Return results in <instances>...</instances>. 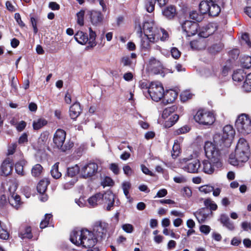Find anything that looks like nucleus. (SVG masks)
<instances>
[{
	"instance_id": "a878e982",
	"label": "nucleus",
	"mask_w": 251,
	"mask_h": 251,
	"mask_svg": "<svg viewBox=\"0 0 251 251\" xmlns=\"http://www.w3.org/2000/svg\"><path fill=\"white\" fill-rule=\"evenodd\" d=\"M203 168L202 170L207 174H212L214 171V167H216L212 162L208 160H204L202 161Z\"/></svg>"
},
{
	"instance_id": "603ef678",
	"label": "nucleus",
	"mask_w": 251,
	"mask_h": 251,
	"mask_svg": "<svg viewBox=\"0 0 251 251\" xmlns=\"http://www.w3.org/2000/svg\"><path fill=\"white\" fill-rule=\"evenodd\" d=\"M85 12L84 10H80L76 14L77 16V24L82 26L84 25V16Z\"/></svg>"
},
{
	"instance_id": "680f3d73",
	"label": "nucleus",
	"mask_w": 251,
	"mask_h": 251,
	"mask_svg": "<svg viewBox=\"0 0 251 251\" xmlns=\"http://www.w3.org/2000/svg\"><path fill=\"white\" fill-rule=\"evenodd\" d=\"M37 19L33 17H30V23L33 29V32L35 34H36L38 31V29L37 26Z\"/></svg>"
},
{
	"instance_id": "1a4fd4ad",
	"label": "nucleus",
	"mask_w": 251,
	"mask_h": 251,
	"mask_svg": "<svg viewBox=\"0 0 251 251\" xmlns=\"http://www.w3.org/2000/svg\"><path fill=\"white\" fill-rule=\"evenodd\" d=\"M136 33L138 36L141 39L140 46L142 49H148L150 48V42L154 43L158 39V37L155 36H144L142 31L141 25L140 23L136 26Z\"/></svg>"
},
{
	"instance_id": "bb28decb",
	"label": "nucleus",
	"mask_w": 251,
	"mask_h": 251,
	"mask_svg": "<svg viewBox=\"0 0 251 251\" xmlns=\"http://www.w3.org/2000/svg\"><path fill=\"white\" fill-rule=\"evenodd\" d=\"M19 236L22 239H31L33 237L31 228L30 226H25L24 229L21 230L19 232Z\"/></svg>"
},
{
	"instance_id": "c756f323",
	"label": "nucleus",
	"mask_w": 251,
	"mask_h": 251,
	"mask_svg": "<svg viewBox=\"0 0 251 251\" xmlns=\"http://www.w3.org/2000/svg\"><path fill=\"white\" fill-rule=\"evenodd\" d=\"M50 184V181L48 179L41 180L37 186V190L40 194H44L47 190V187Z\"/></svg>"
},
{
	"instance_id": "5701e85b",
	"label": "nucleus",
	"mask_w": 251,
	"mask_h": 251,
	"mask_svg": "<svg viewBox=\"0 0 251 251\" xmlns=\"http://www.w3.org/2000/svg\"><path fill=\"white\" fill-rule=\"evenodd\" d=\"M162 14L167 19L171 20L176 14V10L173 5L166 6L162 10Z\"/></svg>"
},
{
	"instance_id": "423d86ee",
	"label": "nucleus",
	"mask_w": 251,
	"mask_h": 251,
	"mask_svg": "<svg viewBox=\"0 0 251 251\" xmlns=\"http://www.w3.org/2000/svg\"><path fill=\"white\" fill-rule=\"evenodd\" d=\"M235 126L237 131L243 135L251 132V119L248 115L242 114L237 119Z\"/></svg>"
},
{
	"instance_id": "0eeeda50",
	"label": "nucleus",
	"mask_w": 251,
	"mask_h": 251,
	"mask_svg": "<svg viewBox=\"0 0 251 251\" xmlns=\"http://www.w3.org/2000/svg\"><path fill=\"white\" fill-rule=\"evenodd\" d=\"M195 121L200 125L209 126L212 125L215 121L213 114L209 111L199 110L194 116Z\"/></svg>"
},
{
	"instance_id": "f3484780",
	"label": "nucleus",
	"mask_w": 251,
	"mask_h": 251,
	"mask_svg": "<svg viewBox=\"0 0 251 251\" xmlns=\"http://www.w3.org/2000/svg\"><path fill=\"white\" fill-rule=\"evenodd\" d=\"M215 30L216 28L213 24H208L200 29L198 35L200 37L205 38L212 34Z\"/></svg>"
},
{
	"instance_id": "c9c22d12",
	"label": "nucleus",
	"mask_w": 251,
	"mask_h": 251,
	"mask_svg": "<svg viewBox=\"0 0 251 251\" xmlns=\"http://www.w3.org/2000/svg\"><path fill=\"white\" fill-rule=\"evenodd\" d=\"M43 168L39 164H37L33 166L31 169V175L33 177H39L43 172Z\"/></svg>"
},
{
	"instance_id": "8fccbe9b",
	"label": "nucleus",
	"mask_w": 251,
	"mask_h": 251,
	"mask_svg": "<svg viewBox=\"0 0 251 251\" xmlns=\"http://www.w3.org/2000/svg\"><path fill=\"white\" fill-rule=\"evenodd\" d=\"M223 49V45L221 43L215 44L212 45L209 48V51L212 53H215L219 52Z\"/></svg>"
},
{
	"instance_id": "a18cd8bd",
	"label": "nucleus",
	"mask_w": 251,
	"mask_h": 251,
	"mask_svg": "<svg viewBox=\"0 0 251 251\" xmlns=\"http://www.w3.org/2000/svg\"><path fill=\"white\" fill-rule=\"evenodd\" d=\"M199 190L205 194H209L213 190V186L210 184H206L199 187Z\"/></svg>"
},
{
	"instance_id": "f03ea898",
	"label": "nucleus",
	"mask_w": 251,
	"mask_h": 251,
	"mask_svg": "<svg viewBox=\"0 0 251 251\" xmlns=\"http://www.w3.org/2000/svg\"><path fill=\"white\" fill-rule=\"evenodd\" d=\"M250 151V147L247 141L244 138H240L237 144L235 153L229 155V163L236 166H238L240 163L247 162L249 158Z\"/></svg>"
},
{
	"instance_id": "6e6d98bb",
	"label": "nucleus",
	"mask_w": 251,
	"mask_h": 251,
	"mask_svg": "<svg viewBox=\"0 0 251 251\" xmlns=\"http://www.w3.org/2000/svg\"><path fill=\"white\" fill-rule=\"evenodd\" d=\"M114 184V181L109 177L106 176L101 182V185L104 187L105 186H111Z\"/></svg>"
},
{
	"instance_id": "4c0bfd02",
	"label": "nucleus",
	"mask_w": 251,
	"mask_h": 251,
	"mask_svg": "<svg viewBox=\"0 0 251 251\" xmlns=\"http://www.w3.org/2000/svg\"><path fill=\"white\" fill-rule=\"evenodd\" d=\"M46 120L43 118L38 119L37 121L33 122V128L34 130H38L47 124Z\"/></svg>"
},
{
	"instance_id": "69168bd1",
	"label": "nucleus",
	"mask_w": 251,
	"mask_h": 251,
	"mask_svg": "<svg viewBox=\"0 0 251 251\" xmlns=\"http://www.w3.org/2000/svg\"><path fill=\"white\" fill-rule=\"evenodd\" d=\"M211 228L209 226L201 225L200 227V230L201 232L207 235L210 231Z\"/></svg>"
},
{
	"instance_id": "20e7f679",
	"label": "nucleus",
	"mask_w": 251,
	"mask_h": 251,
	"mask_svg": "<svg viewBox=\"0 0 251 251\" xmlns=\"http://www.w3.org/2000/svg\"><path fill=\"white\" fill-rule=\"evenodd\" d=\"M235 135V131L230 125L225 126L222 133H216L213 137L214 141L222 148L227 149Z\"/></svg>"
},
{
	"instance_id": "c85d7f7f",
	"label": "nucleus",
	"mask_w": 251,
	"mask_h": 251,
	"mask_svg": "<svg viewBox=\"0 0 251 251\" xmlns=\"http://www.w3.org/2000/svg\"><path fill=\"white\" fill-rule=\"evenodd\" d=\"M26 164L27 161L24 159H22L16 162L15 165L16 172L18 175L22 176H24L25 175V173L24 171V166H25Z\"/></svg>"
},
{
	"instance_id": "7c9ffc66",
	"label": "nucleus",
	"mask_w": 251,
	"mask_h": 251,
	"mask_svg": "<svg viewBox=\"0 0 251 251\" xmlns=\"http://www.w3.org/2000/svg\"><path fill=\"white\" fill-rule=\"evenodd\" d=\"M203 203L205 206L204 208H206L207 211H208V209H209L210 210V212H212V211H215L218 208L217 204L210 198H207L205 199Z\"/></svg>"
},
{
	"instance_id": "49530a36",
	"label": "nucleus",
	"mask_w": 251,
	"mask_h": 251,
	"mask_svg": "<svg viewBox=\"0 0 251 251\" xmlns=\"http://www.w3.org/2000/svg\"><path fill=\"white\" fill-rule=\"evenodd\" d=\"M9 237V234L6 229H5V226L2 225L0 221V238L6 240Z\"/></svg>"
},
{
	"instance_id": "774afa93",
	"label": "nucleus",
	"mask_w": 251,
	"mask_h": 251,
	"mask_svg": "<svg viewBox=\"0 0 251 251\" xmlns=\"http://www.w3.org/2000/svg\"><path fill=\"white\" fill-rule=\"evenodd\" d=\"M241 39L245 42L249 47H251V42L250 41L249 36L247 33H243L241 36Z\"/></svg>"
},
{
	"instance_id": "bf43d9fd",
	"label": "nucleus",
	"mask_w": 251,
	"mask_h": 251,
	"mask_svg": "<svg viewBox=\"0 0 251 251\" xmlns=\"http://www.w3.org/2000/svg\"><path fill=\"white\" fill-rule=\"evenodd\" d=\"M77 180V179L75 177V178H73L71 180L65 183L63 185L64 189L65 190L70 189L76 182Z\"/></svg>"
},
{
	"instance_id": "3c124183",
	"label": "nucleus",
	"mask_w": 251,
	"mask_h": 251,
	"mask_svg": "<svg viewBox=\"0 0 251 251\" xmlns=\"http://www.w3.org/2000/svg\"><path fill=\"white\" fill-rule=\"evenodd\" d=\"M190 130V128L189 126L185 125L178 129L175 130L174 131V134L175 135H178L181 134H184L188 132H189Z\"/></svg>"
},
{
	"instance_id": "a19ab883",
	"label": "nucleus",
	"mask_w": 251,
	"mask_h": 251,
	"mask_svg": "<svg viewBox=\"0 0 251 251\" xmlns=\"http://www.w3.org/2000/svg\"><path fill=\"white\" fill-rule=\"evenodd\" d=\"M243 88L246 92L251 91V73L248 74L246 76Z\"/></svg>"
},
{
	"instance_id": "6e6552de",
	"label": "nucleus",
	"mask_w": 251,
	"mask_h": 251,
	"mask_svg": "<svg viewBox=\"0 0 251 251\" xmlns=\"http://www.w3.org/2000/svg\"><path fill=\"white\" fill-rule=\"evenodd\" d=\"M148 92L151 99L155 101L160 100L165 95L164 88L160 82H151Z\"/></svg>"
},
{
	"instance_id": "a211bd4d",
	"label": "nucleus",
	"mask_w": 251,
	"mask_h": 251,
	"mask_svg": "<svg viewBox=\"0 0 251 251\" xmlns=\"http://www.w3.org/2000/svg\"><path fill=\"white\" fill-rule=\"evenodd\" d=\"M177 97V92L173 90H166L165 92L164 99L162 100V102L165 104L172 103L175 100Z\"/></svg>"
},
{
	"instance_id": "4468645a",
	"label": "nucleus",
	"mask_w": 251,
	"mask_h": 251,
	"mask_svg": "<svg viewBox=\"0 0 251 251\" xmlns=\"http://www.w3.org/2000/svg\"><path fill=\"white\" fill-rule=\"evenodd\" d=\"M13 162L10 158L5 159L1 165V175L7 176L12 172Z\"/></svg>"
},
{
	"instance_id": "f704fd0d",
	"label": "nucleus",
	"mask_w": 251,
	"mask_h": 251,
	"mask_svg": "<svg viewBox=\"0 0 251 251\" xmlns=\"http://www.w3.org/2000/svg\"><path fill=\"white\" fill-rule=\"evenodd\" d=\"M79 171V167L77 165L69 167L67 169V174L65 175V177H75L78 173Z\"/></svg>"
},
{
	"instance_id": "f257e3e1",
	"label": "nucleus",
	"mask_w": 251,
	"mask_h": 251,
	"mask_svg": "<svg viewBox=\"0 0 251 251\" xmlns=\"http://www.w3.org/2000/svg\"><path fill=\"white\" fill-rule=\"evenodd\" d=\"M70 240L74 245L84 248H93L98 240L94 233L87 229L74 230L71 233Z\"/></svg>"
},
{
	"instance_id": "79ce46f5",
	"label": "nucleus",
	"mask_w": 251,
	"mask_h": 251,
	"mask_svg": "<svg viewBox=\"0 0 251 251\" xmlns=\"http://www.w3.org/2000/svg\"><path fill=\"white\" fill-rule=\"evenodd\" d=\"M241 64L244 68L249 69L251 67V56H244L241 59Z\"/></svg>"
},
{
	"instance_id": "b1692460",
	"label": "nucleus",
	"mask_w": 251,
	"mask_h": 251,
	"mask_svg": "<svg viewBox=\"0 0 251 251\" xmlns=\"http://www.w3.org/2000/svg\"><path fill=\"white\" fill-rule=\"evenodd\" d=\"M217 1H209L210 6L209 9V15L212 17L217 16L221 11L220 6L216 3Z\"/></svg>"
},
{
	"instance_id": "37998d69",
	"label": "nucleus",
	"mask_w": 251,
	"mask_h": 251,
	"mask_svg": "<svg viewBox=\"0 0 251 251\" xmlns=\"http://www.w3.org/2000/svg\"><path fill=\"white\" fill-rule=\"evenodd\" d=\"M52 215L51 214H46L45 218L40 223V228L43 229L46 227L50 223V220H52Z\"/></svg>"
},
{
	"instance_id": "338daca9",
	"label": "nucleus",
	"mask_w": 251,
	"mask_h": 251,
	"mask_svg": "<svg viewBox=\"0 0 251 251\" xmlns=\"http://www.w3.org/2000/svg\"><path fill=\"white\" fill-rule=\"evenodd\" d=\"M241 226L244 231H247L249 230H251V223L244 221L241 223Z\"/></svg>"
},
{
	"instance_id": "7ed1b4c3",
	"label": "nucleus",
	"mask_w": 251,
	"mask_h": 251,
	"mask_svg": "<svg viewBox=\"0 0 251 251\" xmlns=\"http://www.w3.org/2000/svg\"><path fill=\"white\" fill-rule=\"evenodd\" d=\"M214 143L207 141L204 143V150L206 156L209 158L216 168H219L222 166L221 156L222 152L225 153V148H222L214 141Z\"/></svg>"
},
{
	"instance_id": "4d7b16f0",
	"label": "nucleus",
	"mask_w": 251,
	"mask_h": 251,
	"mask_svg": "<svg viewBox=\"0 0 251 251\" xmlns=\"http://www.w3.org/2000/svg\"><path fill=\"white\" fill-rule=\"evenodd\" d=\"M171 53L172 57L175 59H178L181 55V52L176 47L172 48Z\"/></svg>"
},
{
	"instance_id": "aec40b11",
	"label": "nucleus",
	"mask_w": 251,
	"mask_h": 251,
	"mask_svg": "<svg viewBox=\"0 0 251 251\" xmlns=\"http://www.w3.org/2000/svg\"><path fill=\"white\" fill-rule=\"evenodd\" d=\"M211 214L212 212L207 211L206 208L203 207L194 213V215L200 223H202L204 222L209 215Z\"/></svg>"
},
{
	"instance_id": "052dcab7",
	"label": "nucleus",
	"mask_w": 251,
	"mask_h": 251,
	"mask_svg": "<svg viewBox=\"0 0 251 251\" xmlns=\"http://www.w3.org/2000/svg\"><path fill=\"white\" fill-rule=\"evenodd\" d=\"M122 229L126 233H131L133 231V226L129 224H124L122 226Z\"/></svg>"
},
{
	"instance_id": "2eb2a0df",
	"label": "nucleus",
	"mask_w": 251,
	"mask_h": 251,
	"mask_svg": "<svg viewBox=\"0 0 251 251\" xmlns=\"http://www.w3.org/2000/svg\"><path fill=\"white\" fill-rule=\"evenodd\" d=\"M200 169L201 163L198 159L192 160L184 167V170L190 173H198Z\"/></svg>"
},
{
	"instance_id": "72a5a7b5",
	"label": "nucleus",
	"mask_w": 251,
	"mask_h": 251,
	"mask_svg": "<svg viewBox=\"0 0 251 251\" xmlns=\"http://www.w3.org/2000/svg\"><path fill=\"white\" fill-rule=\"evenodd\" d=\"M209 1H201L199 4V11L203 15L208 13L210 6Z\"/></svg>"
},
{
	"instance_id": "e2e57ef3",
	"label": "nucleus",
	"mask_w": 251,
	"mask_h": 251,
	"mask_svg": "<svg viewBox=\"0 0 251 251\" xmlns=\"http://www.w3.org/2000/svg\"><path fill=\"white\" fill-rule=\"evenodd\" d=\"M173 152L172 153V156L173 158H176L179 153V148L178 144H175L173 147Z\"/></svg>"
},
{
	"instance_id": "58836bf2",
	"label": "nucleus",
	"mask_w": 251,
	"mask_h": 251,
	"mask_svg": "<svg viewBox=\"0 0 251 251\" xmlns=\"http://www.w3.org/2000/svg\"><path fill=\"white\" fill-rule=\"evenodd\" d=\"M189 17L191 19L195 21L194 22L198 23V22H201L203 19V15L202 14H199L197 11H192L190 12Z\"/></svg>"
},
{
	"instance_id": "13d9d810",
	"label": "nucleus",
	"mask_w": 251,
	"mask_h": 251,
	"mask_svg": "<svg viewBox=\"0 0 251 251\" xmlns=\"http://www.w3.org/2000/svg\"><path fill=\"white\" fill-rule=\"evenodd\" d=\"M181 193L184 197L190 198L192 196V190L188 186L183 188Z\"/></svg>"
},
{
	"instance_id": "39448f33",
	"label": "nucleus",
	"mask_w": 251,
	"mask_h": 251,
	"mask_svg": "<svg viewBox=\"0 0 251 251\" xmlns=\"http://www.w3.org/2000/svg\"><path fill=\"white\" fill-rule=\"evenodd\" d=\"M66 132L62 129H58L53 135V143L54 148L61 152H66L73 148L74 142L70 140L65 142Z\"/></svg>"
},
{
	"instance_id": "4be33fe9",
	"label": "nucleus",
	"mask_w": 251,
	"mask_h": 251,
	"mask_svg": "<svg viewBox=\"0 0 251 251\" xmlns=\"http://www.w3.org/2000/svg\"><path fill=\"white\" fill-rule=\"evenodd\" d=\"M74 38L80 45H85L89 42L87 34L81 31H77L75 34Z\"/></svg>"
},
{
	"instance_id": "c03bdc74",
	"label": "nucleus",
	"mask_w": 251,
	"mask_h": 251,
	"mask_svg": "<svg viewBox=\"0 0 251 251\" xmlns=\"http://www.w3.org/2000/svg\"><path fill=\"white\" fill-rule=\"evenodd\" d=\"M176 109V107L175 105H173L170 107H166L163 111L162 117L164 119H166L172 113L174 112Z\"/></svg>"
},
{
	"instance_id": "9d476101",
	"label": "nucleus",
	"mask_w": 251,
	"mask_h": 251,
	"mask_svg": "<svg viewBox=\"0 0 251 251\" xmlns=\"http://www.w3.org/2000/svg\"><path fill=\"white\" fill-rule=\"evenodd\" d=\"M98 170V164L90 161L81 169V175L83 178H89L95 176Z\"/></svg>"
},
{
	"instance_id": "412c9836",
	"label": "nucleus",
	"mask_w": 251,
	"mask_h": 251,
	"mask_svg": "<svg viewBox=\"0 0 251 251\" xmlns=\"http://www.w3.org/2000/svg\"><path fill=\"white\" fill-rule=\"evenodd\" d=\"M153 23L149 22H145L143 25L141 26L142 32H144L145 36H155L156 37L155 32L153 30Z\"/></svg>"
},
{
	"instance_id": "cd10ccee",
	"label": "nucleus",
	"mask_w": 251,
	"mask_h": 251,
	"mask_svg": "<svg viewBox=\"0 0 251 251\" xmlns=\"http://www.w3.org/2000/svg\"><path fill=\"white\" fill-rule=\"evenodd\" d=\"M103 199V195L100 193H97L89 198L88 200L89 204L92 206H95L100 203Z\"/></svg>"
},
{
	"instance_id": "0e129e2a",
	"label": "nucleus",
	"mask_w": 251,
	"mask_h": 251,
	"mask_svg": "<svg viewBox=\"0 0 251 251\" xmlns=\"http://www.w3.org/2000/svg\"><path fill=\"white\" fill-rule=\"evenodd\" d=\"M14 18L20 27H23L25 26V24L22 21L21 15L19 13H16L15 14Z\"/></svg>"
},
{
	"instance_id": "9b49d317",
	"label": "nucleus",
	"mask_w": 251,
	"mask_h": 251,
	"mask_svg": "<svg viewBox=\"0 0 251 251\" xmlns=\"http://www.w3.org/2000/svg\"><path fill=\"white\" fill-rule=\"evenodd\" d=\"M182 28L187 36L190 37L197 33L199 24L195 22L186 20L182 25Z\"/></svg>"
},
{
	"instance_id": "864d4df0",
	"label": "nucleus",
	"mask_w": 251,
	"mask_h": 251,
	"mask_svg": "<svg viewBox=\"0 0 251 251\" xmlns=\"http://www.w3.org/2000/svg\"><path fill=\"white\" fill-rule=\"evenodd\" d=\"M240 51L237 49H234L230 50L228 52L230 59L235 60L237 59L239 56Z\"/></svg>"
},
{
	"instance_id": "2f4dec72",
	"label": "nucleus",
	"mask_w": 251,
	"mask_h": 251,
	"mask_svg": "<svg viewBox=\"0 0 251 251\" xmlns=\"http://www.w3.org/2000/svg\"><path fill=\"white\" fill-rule=\"evenodd\" d=\"M247 75L243 70H239L234 72L232 75V79L235 81L241 82L246 78Z\"/></svg>"
},
{
	"instance_id": "dca6fc26",
	"label": "nucleus",
	"mask_w": 251,
	"mask_h": 251,
	"mask_svg": "<svg viewBox=\"0 0 251 251\" xmlns=\"http://www.w3.org/2000/svg\"><path fill=\"white\" fill-rule=\"evenodd\" d=\"M90 18L93 25L100 24L103 21V16L100 11L92 10L89 12Z\"/></svg>"
},
{
	"instance_id": "5fc2aeb1",
	"label": "nucleus",
	"mask_w": 251,
	"mask_h": 251,
	"mask_svg": "<svg viewBox=\"0 0 251 251\" xmlns=\"http://www.w3.org/2000/svg\"><path fill=\"white\" fill-rule=\"evenodd\" d=\"M191 97L192 94L188 91L182 92L180 95V100L183 102L186 101L191 99Z\"/></svg>"
},
{
	"instance_id": "f8f14e48",
	"label": "nucleus",
	"mask_w": 251,
	"mask_h": 251,
	"mask_svg": "<svg viewBox=\"0 0 251 251\" xmlns=\"http://www.w3.org/2000/svg\"><path fill=\"white\" fill-rule=\"evenodd\" d=\"M108 224L104 222H100L96 224L93 228V233L95 237L100 239L105 238L107 231Z\"/></svg>"
},
{
	"instance_id": "ea45409f",
	"label": "nucleus",
	"mask_w": 251,
	"mask_h": 251,
	"mask_svg": "<svg viewBox=\"0 0 251 251\" xmlns=\"http://www.w3.org/2000/svg\"><path fill=\"white\" fill-rule=\"evenodd\" d=\"M179 116L177 114H175L171 116L168 121H165L164 126L165 128H169L172 126L178 120Z\"/></svg>"
},
{
	"instance_id": "393cba45",
	"label": "nucleus",
	"mask_w": 251,
	"mask_h": 251,
	"mask_svg": "<svg viewBox=\"0 0 251 251\" xmlns=\"http://www.w3.org/2000/svg\"><path fill=\"white\" fill-rule=\"evenodd\" d=\"M8 202L11 205L18 209L22 204L21 198L19 195L13 193L8 198Z\"/></svg>"
},
{
	"instance_id": "de8ad7c7",
	"label": "nucleus",
	"mask_w": 251,
	"mask_h": 251,
	"mask_svg": "<svg viewBox=\"0 0 251 251\" xmlns=\"http://www.w3.org/2000/svg\"><path fill=\"white\" fill-rule=\"evenodd\" d=\"M155 2L156 1H146L145 7L148 12L151 13L154 11Z\"/></svg>"
},
{
	"instance_id": "473e14b6",
	"label": "nucleus",
	"mask_w": 251,
	"mask_h": 251,
	"mask_svg": "<svg viewBox=\"0 0 251 251\" xmlns=\"http://www.w3.org/2000/svg\"><path fill=\"white\" fill-rule=\"evenodd\" d=\"M89 39L88 42V46L87 48H93L96 46V34L95 31H93L91 27L89 28Z\"/></svg>"
},
{
	"instance_id": "09e8293b",
	"label": "nucleus",
	"mask_w": 251,
	"mask_h": 251,
	"mask_svg": "<svg viewBox=\"0 0 251 251\" xmlns=\"http://www.w3.org/2000/svg\"><path fill=\"white\" fill-rule=\"evenodd\" d=\"M106 202H109L110 201H115V195L111 192H107L103 195Z\"/></svg>"
},
{
	"instance_id": "6ab92c4d",
	"label": "nucleus",
	"mask_w": 251,
	"mask_h": 251,
	"mask_svg": "<svg viewBox=\"0 0 251 251\" xmlns=\"http://www.w3.org/2000/svg\"><path fill=\"white\" fill-rule=\"evenodd\" d=\"M81 112L80 103L76 101L70 107V116L72 119L75 120Z\"/></svg>"
},
{
	"instance_id": "e433bc0d",
	"label": "nucleus",
	"mask_w": 251,
	"mask_h": 251,
	"mask_svg": "<svg viewBox=\"0 0 251 251\" xmlns=\"http://www.w3.org/2000/svg\"><path fill=\"white\" fill-rule=\"evenodd\" d=\"M58 162L55 163L50 170V174L54 179H58L61 176V173L58 171Z\"/></svg>"
},
{
	"instance_id": "ddd939ff",
	"label": "nucleus",
	"mask_w": 251,
	"mask_h": 251,
	"mask_svg": "<svg viewBox=\"0 0 251 251\" xmlns=\"http://www.w3.org/2000/svg\"><path fill=\"white\" fill-rule=\"evenodd\" d=\"M49 133L44 132L41 134L38 140V150L39 151H45L46 150L50 151Z\"/></svg>"
}]
</instances>
